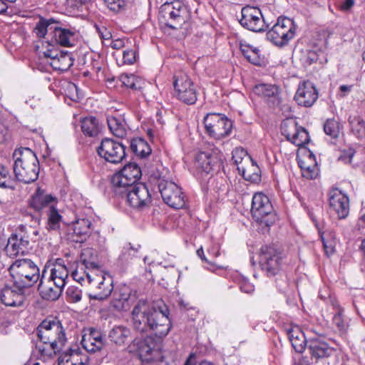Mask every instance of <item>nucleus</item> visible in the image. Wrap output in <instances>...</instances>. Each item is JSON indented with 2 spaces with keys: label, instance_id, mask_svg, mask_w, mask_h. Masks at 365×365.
<instances>
[{
  "label": "nucleus",
  "instance_id": "obj_7",
  "mask_svg": "<svg viewBox=\"0 0 365 365\" xmlns=\"http://www.w3.org/2000/svg\"><path fill=\"white\" fill-rule=\"evenodd\" d=\"M190 18L188 7L180 1L165 2L160 7L158 19L165 26L177 30Z\"/></svg>",
  "mask_w": 365,
  "mask_h": 365
},
{
  "label": "nucleus",
  "instance_id": "obj_63",
  "mask_svg": "<svg viewBox=\"0 0 365 365\" xmlns=\"http://www.w3.org/2000/svg\"><path fill=\"white\" fill-rule=\"evenodd\" d=\"M355 0H341L340 9L342 11H349L354 5Z\"/></svg>",
  "mask_w": 365,
  "mask_h": 365
},
{
  "label": "nucleus",
  "instance_id": "obj_16",
  "mask_svg": "<svg viewBox=\"0 0 365 365\" xmlns=\"http://www.w3.org/2000/svg\"><path fill=\"white\" fill-rule=\"evenodd\" d=\"M98 155L106 161L118 164L126 156L125 146L111 138H103L96 148Z\"/></svg>",
  "mask_w": 365,
  "mask_h": 365
},
{
  "label": "nucleus",
  "instance_id": "obj_46",
  "mask_svg": "<svg viewBox=\"0 0 365 365\" xmlns=\"http://www.w3.org/2000/svg\"><path fill=\"white\" fill-rule=\"evenodd\" d=\"M59 54L54 67L56 69L66 71L73 64L74 58L72 57V53L67 51H60Z\"/></svg>",
  "mask_w": 365,
  "mask_h": 365
},
{
  "label": "nucleus",
  "instance_id": "obj_61",
  "mask_svg": "<svg viewBox=\"0 0 365 365\" xmlns=\"http://www.w3.org/2000/svg\"><path fill=\"white\" fill-rule=\"evenodd\" d=\"M220 245L217 243H212L209 248H207V253L212 257V259H215L220 256Z\"/></svg>",
  "mask_w": 365,
  "mask_h": 365
},
{
  "label": "nucleus",
  "instance_id": "obj_53",
  "mask_svg": "<svg viewBox=\"0 0 365 365\" xmlns=\"http://www.w3.org/2000/svg\"><path fill=\"white\" fill-rule=\"evenodd\" d=\"M81 270L87 269L86 272H89L91 275L94 276L96 274H98L99 272H102L99 269V266L94 262L87 261L83 259L82 263L80 264Z\"/></svg>",
  "mask_w": 365,
  "mask_h": 365
},
{
  "label": "nucleus",
  "instance_id": "obj_39",
  "mask_svg": "<svg viewBox=\"0 0 365 365\" xmlns=\"http://www.w3.org/2000/svg\"><path fill=\"white\" fill-rule=\"evenodd\" d=\"M14 233L18 235V237L24 240V242L26 243V245L30 247L31 242H35L36 241V237L39 235V231L31 226L19 225L15 229Z\"/></svg>",
  "mask_w": 365,
  "mask_h": 365
},
{
  "label": "nucleus",
  "instance_id": "obj_11",
  "mask_svg": "<svg viewBox=\"0 0 365 365\" xmlns=\"http://www.w3.org/2000/svg\"><path fill=\"white\" fill-rule=\"evenodd\" d=\"M203 123L206 133L215 140H221L231 133L232 122L224 114L207 113L204 118Z\"/></svg>",
  "mask_w": 365,
  "mask_h": 365
},
{
  "label": "nucleus",
  "instance_id": "obj_54",
  "mask_svg": "<svg viewBox=\"0 0 365 365\" xmlns=\"http://www.w3.org/2000/svg\"><path fill=\"white\" fill-rule=\"evenodd\" d=\"M319 169L317 163L310 164L303 171L302 176L307 179H315L319 175Z\"/></svg>",
  "mask_w": 365,
  "mask_h": 365
},
{
  "label": "nucleus",
  "instance_id": "obj_56",
  "mask_svg": "<svg viewBox=\"0 0 365 365\" xmlns=\"http://www.w3.org/2000/svg\"><path fill=\"white\" fill-rule=\"evenodd\" d=\"M232 160L235 165H238L242 162L243 158L247 155V152L242 148H237L232 150Z\"/></svg>",
  "mask_w": 365,
  "mask_h": 365
},
{
  "label": "nucleus",
  "instance_id": "obj_6",
  "mask_svg": "<svg viewBox=\"0 0 365 365\" xmlns=\"http://www.w3.org/2000/svg\"><path fill=\"white\" fill-rule=\"evenodd\" d=\"M9 271L15 287L26 289L40 282L41 279L38 267L30 259H16L10 266Z\"/></svg>",
  "mask_w": 365,
  "mask_h": 365
},
{
  "label": "nucleus",
  "instance_id": "obj_19",
  "mask_svg": "<svg viewBox=\"0 0 365 365\" xmlns=\"http://www.w3.org/2000/svg\"><path fill=\"white\" fill-rule=\"evenodd\" d=\"M241 14L240 24L244 28L254 32H261L268 27L259 8L247 6L242 8Z\"/></svg>",
  "mask_w": 365,
  "mask_h": 365
},
{
  "label": "nucleus",
  "instance_id": "obj_8",
  "mask_svg": "<svg viewBox=\"0 0 365 365\" xmlns=\"http://www.w3.org/2000/svg\"><path fill=\"white\" fill-rule=\"evenodd\" d=\"M121 194H115L134 210L144 211L150 207L152 197L148 187L143 183H138L121 190Z\"/></svg>",
  "mask_w": 365,
  "mask_h": 365
},
{
  "label": "nucleus",
  "instance_id": "obj_25",
  "mask_svg": "<svg viewBox=\"0 0 365 365\" xmlns=\"http://www.w3.org/2000/svg\"><path fill=\"white\" fill-rule=\"evenodd\" d=\"M25 288L15 287L6 285L0 293L1 302L7 307L22 306L26 299Z\"/></svg>",
  "mask_w": 365,
  "mask_h": 365
},
{
  "label": "nucleus",
  "instance_id": "obj_27",
  "mask_svg": "<svg viewBox=\"0 0 365 365\" xmlns=\"http://www.w3.org/2000/svg\"><path fill=\"white\" fill-rule=\"evenodd\" d=\"M253 91L264 98L269 106L275 108L280 105V89L276 85L261 83L254 87Z\"/></svg>",
  "mask_w": 365,
  "mask_h": 365
},
{
  "label": "nucleus",
  "instance_id": "obj_47",
  "mask_svg": "<svg viewBox=\"0 0 365 365\" xmlns=\"http://www.w3.org/2000/svg\"><path fill=\"white\" fill-rule=\"evenodd\" d=\"M324 133L332 139H336L340 133L339 123L334 118H329L324 124Z\"/></svg>",
  "mask_w": 365,
  "mask_h": 365
},
{
  "label": "nucleus",
  "instance_id": "obj_15",
  "mask_svg": "<svg viewBox=\"0 0 365 365\" xmlns=\"http://www.w3.org/2000/svg\"><path fill=\"white\" fill-rule=\"evenodd\" d=\"M173 86L179 101L187 105H193L197 100V92L193 82L184 72L174 75Z\"/></svg>",
  "mask_w": 365,
  "mask_h": 365
},
{
  "label": "nucleus",
  "instance_id": "obj_44",
  "mask_svg": "<svg viewBox=\"0 0 365 365\" xmlns=\"http://www.w3.org/2000/svg\"><path fill=\"white\" fill-rule=\"evenodd\" d=\"M16 187V178L12 177L8 166L0 163V187L14 190Z\"/></svg>",
  "mask_w": 365,
  "mask_h": 365
},
{
  "label": "nucleus",
  "instance_id": "obj_34",
  "mask_svg": "<svg viewBox=\"0 0 365 365\" xmlns=\"http://www.w3.org/2000/svg\"><path fill=\"white\" fill-rule=\"evenodd\" d=\"M107 123L109 130L115 137L123 138L126 136L128 125L123 115L120 114L108 115Z\"/></svg>",
  "mask_w": 365,
  "mask_h": 365
},
{
  "label": "nucleus",
  "instance_id": "obj_43",
  "mask_svg": "<svg viewBox=\"0 0 365 365\" xmlns=\"http://www.w3.org/2000/svg\"><path fill=\"white\" fill-rule=\"evenodd\" d=\"M351 133L359 139L365 138V120L360 115H351L349 118Z\"/></svg>",
  "mask_w": 365,
  "mask_h": 365
},
{
  "label": "nucleus",
  "instance_id": "obj_64",
  "mask_svg": "<svg viewBox=\"0 0 365 365\" xmlns=\"http://www.w3.org/2000/svg\"><path fill=\"white\" fill-rule=\"evenodd\" d=\"M293 365H311V363L307 356H299L294 358Z\"/></svg>",
  "mask_w": 365,
  "mask_h": 365
},
{
  "label": "nucleus",
  "instance_id": "obj_48",
  "mask_svg": "<svg viewBox=\"0 0 365 365\" xmlns=\"http://www.w3.org/2000/svg\"><path fill=\"white\" fill-rule=\"evenodd\" d=\"M66 91V96L73 101H78L83 98L82 92L74 83L68 82Z\"/></svg>",
  "mask_w": 365,
  "mask_h": 365
},
{
  "label": "nucleus",
  "instance_id": "obj_14",
  "mask_svg": "<svg viewBox=\"0 0 365 365\" xmlns=\"http://www.w3.org/2000/svg\"><path fill=\"white\" fill-rule=\"evenodd\" d=\"M86 278L93 289V292L88 294L90 299L103 301L112 293L113 281L109 274L99 272L98 274L93 276L88 272Z\"/></svg>",
  "mask_w": 365,
  "mask_h": 365
},
{
  "label": "nucleus",
  "instance_id": "obj_42",
  "mask_svg": "<svg viewBox=\"0 0 365 365\" xmlns=\"http://www.w3.org/2000/svg\"><path fill=\"white\" fill-rule=\"evenodd\" d=\"M130 150L138 157L144 158L151 153L149 144L141 138H134L130 142Z\"/></svg>",
  "mask_w": 365,
  "mask_h": 365
},
{
  "label": "nucleus",
  "instance_id": "obj_13",
  "mask_svg": "<svg viewBox=\"0 0 365 365\" xmlns=\"http://www.w3.org/2000/svg\"><path fill=\"white\" fill-rule=\"evenodd\" d=\"M158 187L163 202L172 208L178 210L186 205V196L182 188L172 181L160 178Z\"/></svg>",
  "mask_w": 365,
  "mask_h": 365
},
{
  "label": "nucleus",
  "instance_id": "obj_31",
  "mask_svg": "<svg viewBox=\"0 0 365 365\" xmlns=\"http://www.w3.org/2000/svg\"><path fill=\"white\" fill-rule=\"evenodd\" d=\"M29 248L24 240L12 232L8 238L4 250L9 257H16L19 255H24L28 253Z\"/></svg>",
  "mask_w": 365,
  "mask_h": 365
},
{
  "label": "nucleus",
  "instance_id": "obj_33",
  "mask_svg": "<svg viewBox=\"0 0 365 365\" xmlns=\"http://www.w3.org/2000/svg\"><path fill=\"white\" fill-rule=\"evenodd\" d=\"M141 246L139 244H133L125 242L122 247L120 255L118 256V263L122 266H127L138 258Z\"/></svg>",
  "mask_w": 365,
  "mask_h": 365
},
{
  "label": "nucleus",
  "instance_id": "obj_49",
  "mask_svg": "<svg viewBox=\"0 0 365 365\" xmlns=\"http://www.w3.org/2000/svg\"><path fill=\"white\" fill-rule=\"evenodd\" d=\"M104 4L115 13H119L125 9L127 0H101Z\"/></svg>",
  "mask_w": 365,
  "mask_h": 365
},
{
  "label": "nucleus",
  "instance_id": "obj_57",
  "mask_svg": "<svg viewBox=\"0 0 365 365\" xmlns=\"http://www.w3.org/2000/svg\"><path fill=\"white\" fill-rule=\"evenodd\" d=\"M88 272H86L85 269L81 271V266L78 264L76 269L71 272V275L74 280L78 282H81L85 279V277H86V274Z\"/></svg>",
  "mask_w": 365,
  "mask_h": 365
},
{
  "label": "nucleus",
  "instance_id": "obj_1",
  "mask_svg": "<svg viewBox=\"0 0 365 365\" xmlns=\"http://www.w3.org/2000/svg\"><path fill=\"white\" fill-rule=\"evenodd\" d=\"M169 314L168 306L162 300L152 305L145 300H139L131 312L133 328L140 333L164 337L171 329Z\"/></svg>",
  "mask_w": 365,
  "mask_h": 365
},
{
  "label": "nucleus",
  "instance_id": "obj_36",
  "mask_svg": "<svg viewBox=\"0 0 365 365\" xmlns=\"http://www.w3.org/2000/svg\"><path fill=\"white\" fill-rule=\"evenodd\" d=\"M43 278V275L41 276V279L38 285V290L40 295L43 299L48 301L57 300L61 295L64 287L58 284L53 283H49L48 285H44Z\"/></svg>",
  "mask_w": 365,
  "mask_h": 365
},
{
  "label": "nucleus",
  "instance_id": "obj_58",
  "mask_svg": "<svg viewBox=\"0 0 365 365\" xmlns=\"http://www.w3.org/2000/svg\"><path fill=\"white\" fill-rule=\"evenodd\" d=\"M333 323L339 331H345L346 328V323L343 319L340 312L334 314L333 317Z\"/></svg>",
  "mask_w": 365,
  "mask_h": 365
},
{
  "label": "nucleus",
  "instance_id": "obj_20",
  "mask_svg": "<svg viewBox=\"0 0 365 365\" xmlns=\"http://www.w3.org/2000/svg\"><path fill=\"white\" fill-rule=\"evenodd\" d=\"M309 215L318 231L326 255L328 256L332 255L334 252L336 245L334 232L331 230L327 228V225L324 220L318 219L310 212Z\"/></svg>",
  "mask_w": 365,
  "mask_h": 365
},
{
  "label": "nucleus",
  "instance_id": "obj_23",
  "mask_svg": "<svg viewBox=\"0 0 365 365\" xmlns=\"http://www.w3.org/2000/svg\"><path fill=\"white\" fill-rule=\"evenodd\" d=\"M81 344L87 352L94 353L101 350L106 345V339L100 329L89 327L83 330Z\"/></svg>",
  "mask_w": 365,
  "mask_h": 365
},
{
  "label": "nucleus",
  "instance_id": "obj_24",
  "mask_svg": "<svg viewBox=\"0 0 365 365\" xmlns=\"http://www.w3.org/2000/svg\"><path fill=\"white\" fill-rule=\"evenodd\" d=\"M318 96L314 85L310 81H304L299 83L294 98L298 105L309 108L316 102Z\"/></svg>",
  "mask_w": 365,
  "mask_h": 365
},
{
  "label": "nucleus",
  "instance_id": "obj_51",
  "mask_svg": "<svg viewBox=\"0 0 365 365\" xmlns=\"http://www.w3.org/2000/svg\"><path fill=\"white\" fill-rule=\"evenodd\" d=\"M137 51L135 48H127L123 52L122 65H133L137 61Z\"/></svg>",
  "mask_w": 365,
  "mask_h": 365
},
{
  "label": "nucleus",
  "instance_id": "obj_35",
  "mask_svg": "<svg viewBox=\"0 0 365 365\" xmlns=\"http://www.w3.org/2000/svg\"><path fill=\"white\" fill-rule=\"evenodd\" d=\"M287 337L293 349L297 353H302L305 348H308V341L304 332L299 328L294 327L287 331Z\"/></svg>",
  "mask_w": 365,
  "mask_h": 365
},
{
  "label": "nucleus",
  "instance_id": "obj_55",
  "mask_svg": "<svg viewBox=\"0 0 365 365\" xmlns=\"http://www.w3.org/2000/svg\"><path fill=\"white\" fill-rule=\"evenodd\" d=\"M71 360L72 365H85L88 363V358L87 356H81L78 349H71Z\"/></svg>",
  "mask_w": 365,
  "mask_h": 365
},
{
  "label": "nucleus",
  "instance_id": "obj_9",
  "mask_svg": "<svg viewBox=\"0 0 365 365\" xmlns=\"http://www.w3.org/2000/svg\"><path fill=\"white\" fill-rule=\"evenodd\" d=\"M251 214L255 221L271 226L276 220V215L269 197L262 192H257L252 197Z\"/></svg>",
  "mask_w": 365,
  "mask_h": 365
},
{
  "label": "nucleus",
  "instance_id": "obj_60",
  "mask_svg": "<svg viewBox=\"0 0 365 365\" xmlns=\"http://www.w3.org/2000/svg\"><path fill=\"white\" fill-rule=\"evenodd\" d=\"M353 85H341L339 88L337 96L340 98L347 96L352 91Z\"/></svg>",
  "mask_w": 365,
  "mask_h": 365
},
{
  "label": "nucleus",
  "instance_id": "obj_40",
  "mask_svg": "<svg viewBox=\"0 0 365 365\" xmlns=\"http://www.w3.org/2000/svg\"><path fill=\"white\" fill-rule=\"evenodd\" d=\"M47 222L46 228L48 231L58 232L60 230L61 224L63 221V217L59 213L56 205H52L49 207L46 212Z\"/></svg>",
  "mask_w": 365,
  "mask_h": 365
},
{
  "label": "nucleus",
  "instance_id": "obj_38",
  "mask_svg": "<svg viewBox=\"0 0 365 365\" xmlns=\"http://www.w3.org/2000/svg\"><path fill=\"white\" fill-rule=\"evenodd\" d=\"M81 130L88 137H96L101 131L99 120L96 117L88 116L81 120Z\"/></svg>",
  "mask_w": 365,
  "mask_h": 365
},
{
  "label": "nucleus",
  "instance_id": "obj_21",
  "mask_svg": "<svg viewBox=\"0 0 365 365\" xmlns=\"http://www.w3.org/2000/svg\"><path fill=\"white\" fill-rule=\"evenodd\" d=\"M57 203L58 198L55 195L48 193L40 187L36 189L27 201L29 208L36 212H41L47 207L49 209L50 206L56 205Z\"/></svg>",
  "mask_w": 365,
  "mask_h": 365
},
{
  "label": "nucleus",
  "instance_id": "obj_18",
  "mask_svg": "<svg viewBox=\"0 0 365 365\" xmlns=\"http://www.w3.org/2000/svg\"><path fill=\"white\" fill-rule=\"evenodd\" d=\"M281 133L287 140L298 147H302L309 142L308 131L298 125L295 120H287L281 124Z\"/></svg>",
  "mask_w": 365,
  "mask_h": 365
},
{
  "label": "nucleus",
  "instance_id": "obj_2",
  "mask_svg": "<svg viewBox=\"0 0 365 365\" xmlns=\"http://www.w3.org/2000/svg\"><path fill=\"white\" fill-rule=\"evenodd\" d=\"M36 332L40 340V343L36 345V350L41 359L45 360L56 355L67 341L62 322L57 317L45 318L37 327Z\"/></svg>",
  "mask_w": 365,
  "mask_h": 365
},
{
  "label": "nucleus",
  "instance_id": "obj_30",
  "mask_svg": "<svg viewBox=\"0 0 365 365\" xmlns=\"http://www.w3.org/2000/svg\"><path fill=\"white\" fill-rule=\"evenodd\" d=\"M130 291L128 287H122L114 291L113 299L110 301V307L117 311H126L130 307L129 299Z\"/></svg>",
  "mask_w": 365,
  "mask_h": 365
},
{
  "label": "nucleus",
  "instance_id": "obj_12",
  "mask_svg": "<svg viewBox=\"0 0 365 365\" xmlns=\"http://www.w3.org/2000/svg\"><path fill=\"white\" fill-rule=\"evenodd\" d=\"M142 175L141 169L136 163H129L113 175L111 182L114 194H121V190L138 184Z\"/></svg>",
  "mask_w": 365,
  "mask_h": 365
},
{
  "label": "nucleus",
  "instance_id": "obj_32",
  "mask_svg": "<svg viewBox=\"0 0 365 365\" xmlns=\"http://www.w3.org/2000/svg\"><path fill=\"white\" fill-rule=\"evenodd\" d=\"M68 269L63 264V259L58 258L51 270L48 283L58 284L64 287L68 277Z\"/></svg>",
  "mask_w": 365,
  "mask_h": 365
},
{
  "label": "nucleus",
  "instance_id": "obj_62",
  "mask_svg": "<svg viewBox=\"0 0 365 365\" xmlns=\"http://www.w3.org/2000/svg\"><path fill=\"white\" fill-rule=\"evenodd\" d=\"M240 289L242 292L247 294L252 293L255 289L254 286L247 280H243L240 283Z\"/></svg>",
  "mask_w": 365,
  "mask_h": 365
},
{
  "label": "nucleus",
  "instance_id": "obj_45",
  "mask_svg": "<svg viewBox=\"0 0 365 365\" xmlns=\"http://www.w3.org/2000/svg\"><path fill=\"white\" fill-rule=\"evenodd\" d=\"M120 80L123 86L133 90H140L144 84V81L134 74L123 73Z\"/></svg>",
  "mask_w": 365,
  "mask_h": 365
},
{
  "label": "nucleus",
  "instance_id": "obj_52",
  "mask_svg": "<svg viewBox=\"0 0 365 365\" xmlns=\"http://www.w3.org/2000/svg\"><path fill=\"white\" fill-rule=\"evenodd\" d=\"M213 189L216 192H223L227 190V180L222 176L217 175L215 178L211 181Z\"/></svg>",
  "mask_w": 365,
  "mask_h": 365
},
{
  "label": "nucleus",
  "instance_id": "obj_3",
  "mask_svg": "<svg viewBox=\"0 0 365 365\" xmlns=\"http://www.w3.org/2000/svg\"><path fill=\"white\" fill-rule=\"evenodd\" d=\"M285 257L274 244L264 245L259 250V265L264 274L275 277L276 285L280 292L288 287V279L284 270Z\"/></svg>",
  "mask_w": 365,
  "mask_h": 365
},
{
  "label": "nucleus",
  "instance_id": "obj_17",
  "mask_svg": "<svg viewBox=\"0 0 365 365\" xmlns=\"http://www.w3.org/2000/svg\"><path fill=\"white\" fill-rule=\"evenodd\" d=\"M195 165L207 174L218 172L222 166V153L217 148L200 151L195 158Z\"/></svg>",
  "mask_w": 365,
  "mask_h": 365
},
{
  "label": "nucleus",
  "instance_id": "obj_5",
  "mask_svg": "<svg viewBox=\"0 0 365 365\" xmlns=\"http://www.w3.org/2000/svg\"><path fill=\"white\" fill-rule=\"evenodd\" d=\"M34 32L38 38H44L48 34L53 43L62 46L71 47L74 45L75 29L62 27L61 22L53 18L40 17Z\"/></svg>",
  "mask_w": 365,
  "mask_h": 365
},
{
  "label": "nucleus",
  "instance_id": "obj_41",
  "mask_svg": "<svg viewBox=\"0 0 365 365\" xmlns=\"http://www.w3.org/2000/svg\"><path fill=\"white\" fill-rule=\"evenodd\" d=\"M240 51L250 63L260 66L263 63V58L261 57L260 51L257 48L249 44H241Z\"/></svg>",
  "mask_w": 365,
  "mask_h": 365
},
{
  "label": "nucleus",
  "instance_id": "obj_10",
  "mask_svg": "<svg viewBox=\"0 0 365 365\" xmlns=\"http://www.w3.org/2000/svg\"><path fill=\"white\" fill-rule=\"evenodd\" d=\"M297 26L287 17H279L277 21L267 33V39L273 44L282 47L295 36Z\"/></svg>",
  "mask_w": 365,
  "mask_h": 365
},
{
  "label": "nucleus",
  "instance_id": "obj_26",
  "mask_svg": "<svg viewBox=\"0 0 365 365\" xmlns=\"http://www.w3.org/2000/svg\"><path fill=\"white\" fill-rule=\"evenodd\" d=\"M308 350L312 359H314L316 361L328 358L334 352V349L324 341L321 336L312 337L309 339Z\"/></svg>",
  "mask_w": 365,
  "mask_h": 365
},
{
  "label": "nucleus",
  "instance_id": "obj_37",
  "mask_svg": "<svg viewBox=\"0 0 365 365\" xmlns=\"http://www.w3.org/2000/svg\"><path fill=\"white\" fill-rule=\"evenodd\" d=\"M130 329L125 326H115L108 333V339L118 346L124 345L130 337Z\"/></svg>",
  "mask_w": 365,
  "mask_h": 365
},
{
  "label": "nucleus",
  "instance_id": "obj_50",
  "mask_svg": "<svg viewBox=\"0 0 365 365\" xmlns=\"http://www.w3.org/2000/svg\"><path fill=\"white\" fill-rule=\"evenodd\" d=\"M66 299L69 302H78L81 299L82 291L77 287L70 286L66 292Z\"/></svg>",
  "mask_w": 365,
  "mask_h": 365
},
{
  "label": "nucleus",
  "instance_id": "obj_29",
  "mask_svg": "<svg viewBox=\"0 0 365 365\" xmlns=\"http://www.w3.org/2000/svg\"><path fill=\"white\" fill-rule=\"evenodd\" d=\"M132 346L138 353L143 361L151 362L155 360V354L158 351L154 349L155 344L151 339H135Z\"/></svg>",
  "mask_w": 365,
  "mask_h": 365
},
{
  "label": "nucleus",
  "instance_id": "obj_28",
  "mask_svg": "<svg viewBox=\"0 0 365 365\" xmlns=\"http://www.w3.org/2000/svg\"><path fill=\"white\" fill-rule=\"evenodd\" d=\"M92 232V222L88 218L77 219L73 224V232L69 239L77 243H83L90 237Z\"/></svg>",
  "mask_w": 365,
  "mask_h": 365
},
{
  "label": "nucleus",
  "instance_id": "obj_4",
  "mask_svg": "<svg viewBox=\"0 0 365 365\" xmlns=\"http://www.w3.org/2000/svg\"><path fill=\"white\" fill-rule=\"evenodd\" d=\"M13 170L16 182L30 184L35 182L40 170L39 161L35 153L29 148L16 149L12 155Z\"/></svg>",
  "mask_w": 365,
  "mask_h": 365
},
{
  "label": "nucleus",
  "instance_id": "obj_22",
  "mask_svg": "<svg viewBox=\"0 0 365 365\" xmlns=\"http://www.w3.org/2000/svg\"><path fill=\"white\" fill-rule=\"evenodd\" d=\"M329 202L331 211L339 219L346 218L349 213V200L346 194L338 188H332L329 192Z\"/></svg>",
  "mask_w": 365,
  "mask_h": 365
},
{
  "label": "nucleus",
  "instance_id": "obj_59",
  "mask_svg": "<svg viewBox=\"0 0 365 365\" xmlns=\"http://www.w3.org/2000/svg\"><path fill=\"white\" fill-rule=\"evenodd\" d=\"M71 360V349L68 352L61 354L58 359V365H72Z\"/></svg>",
  "mask_w": 365,
  "mask_h": 365
}]
</instances>
